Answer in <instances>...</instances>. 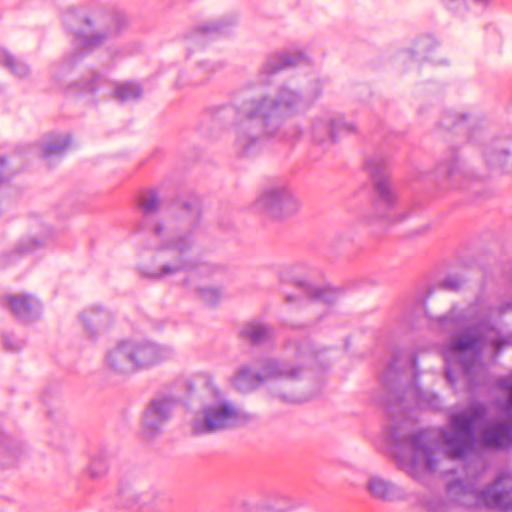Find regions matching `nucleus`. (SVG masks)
I'll return each instance as SVG.
<instances>
[{"label": "nucleus", "mask_w": 512, "mask_h": 512, "mask_svg": "<svg viewBox=\"0 0 512 512\" xmlns=\"http://www.w3.org/2000/svg\"><path fill=\"white\" fill-rule=\"evenodd\" d=\"M486 414L487 409L484 405L475 404L466 411L451 416L450 426L439 431V440L447 457L461 459L473 450L475 425L483 420Z\"/></svg>", "instance_id": "nucleus-8"}, {"label": "nucleus", "mask_w": 512, "mask_h": 512, "mask_svg": "<svg viewBox=\"0 0 512 512\" xmlns=\"http://www.w3.org/2000/svg\"><path fill=\"white\" fill-rule=\"evenodd\" d=\"M206 385L214 395V400L203 406L192 421V432L196 435L211 434L244 426L255 420V416L227 399L218 390L210 377Z\"/></svg>", "instance_id": "nucleus-6"}, {"label": "nucleus", "mask_w": 512, "mask_h": 512, "mask_svg": "<svg viewBox=\"0 0 512 512\" xmlns=\"http://www.w3.org/2000/svg\"><path fill=\"white\" fill-rule=\"evenodd\" d=\"M135 372L147 370L172 359L173 347L148 339H129Z\"/></svg>", "instance_id": "nucleus-12"}, {"label": "nucleus", "mask_w": 512, "mask_h": 512, "mask_svg": "<svg viewBox=\"0 0 512 512\" xmlns=\"http://www.w3.org/2000/svg\"><path fill=\"white\" fill-rule=\"evenodd\" d=\"M0 66L6 68L13 77L20 81L28 80L32 74V69L27 62L2 48H0Z\"/></svg>", "instance_id": "nucleus-26"}, {"label": "nucleus", "mask_w": 512, "mask_h": 512, "mask_svg": "<svg viewBox=\"0 0 512 512\" xmlns=\"http://www.w3.org/2000/svg\"><path fill=\"white\" fill-rule=\"evenodd\" d=\"M82 85H83V90H85L87 92H93L95 90V86L93 85L92 82L85 81L84 83H82Z\"/></svg>", "instance_id": "nucleus-43"}, {"label": "nucleus", "mask_w": 512, "mask_h": 512, "mask_svg": "<svg viewBox=\"0 0 512 512\" xmlns=\"http://www.w3.org/2000/svg\"><path fill=\"white\" fill-rule=\"evenodd\" d=\"M179 399L172 394L161 393L154 396L143 413V429L149 436L160 433L171 420Z\"/></svg>", "instance_id": "nucleus-13"}, {"label": "nucleus", "mask_w": 512, "mask_h": 512, "mask_svg": "<svg viewBox=\"0 0 512 512\" xmlns=\"http://www.w3.org/2000/svg\"><path fill=\"white\" fill-rule=\"evenodd\" d=\"M64 23L73 31L75 49L82 50L80 53L71 55V63L77 62L85 53L100 45L107 37L106 34L95 32L90 19H79L74 13L67 14Z\"/></svg>", "instance_id": "nucleus-14"}, {"label": "nucleus", "mask_w": 512, "mask_h": 512, "mask_svg": "<svg viewBox=\"0 0 512 512\" xmlns=\"http://www.w3.org/2000/svg\"><path fill=\"white\" fill-rule=\"evenodd\" d=\"M511 155L508 150L501 148L485 153V159L488 165L498 167L506 171L510 168Z\"/></svg>", "instance_id": "nucleus-30"}, {"label": "nucleus", "mask_w": 512, "mask_h": 512, "mask_svg": "<svg viewBox=\"0 0 512 512\" xmlns=\"http://www.w3.org/2000/svg\"><path fill=\"white\" fill-rule=\"evenodd\" d=\"M142 503V495L136 489L123 486L119 489L117 505L124 509H133Z\"/></svg>", "instance_id": "nucleus-29"}, {"label": "nucleus", "mask_w": 512, "mask_h": 512, "mask_svg": "<svg viewBox=\"0 0 512 512\" xmlns=\"http://www.w3.org/2000/svg\"><path fill=\"white\" fill-rule=\"evenodd\" d=\"M32 250H33L32 248H21L22 252H28V251H32Z\"/></svg>", "instance_id": "nucleus-45"}, {"label": "nucleus", "mask_w": 512, "mask_h": 512, "mask_svg": "<svg viewBox=\"0 0 512 512\" xmlns=\"http://www.w3.org/2000/svg\"><path fill=\"white\" fill-rule=\"evenodd\" d=\"M278 397L280 399H282L284 402H289V403H299V402H302L304 400H306L305 397H302L300 395H296L294 393H284V394H278Z\"/></svg>", "instance_id": "nucleus-41"}, {"label": "nucleus", "mask_w": 512, "mask_h": 512, "mask_svg": "<svg viewBox=\"0 0 512 512\" xmlns=\"http://www.w3.org/2000/svg\"><path fill=\"white\" fill-rule=\"evenodd\" d=\"M449 499L464 507L487 506L499 509H512V474L501 472L495 482L482 491L474 483L455 480L447 486Z\"/></svg>", "instance_id": "nucleus-7"}, {"label": "nucleus", "mask_w": 512, "mask_h": 512, "mask_svg": "<svg viewBox=\"0 0 512 512\" xmlns=\"http://www.w3.org/2000/svg\"><path fill=\"white\" fill-rule=\"evenodd\" d=\"M71 146L69 134H53L44 138L40 144V154L44 159L62 156Z\"/></svg>", "instance_id": "nucleus-25"}, {"label": "nucleus", "mask_w": 512, "mask_h": 512, "mask_svg": "<svg viewBox=\"0 0 512 512\" xmlns=\"http://www.w3.org/2000/svg\"><path fill=\"white\" fill-rule=\"evenodd\" d=\"M21 445L8 435L0 436V455L4 458L3 465H12L21 455Z\"/></svg>", "instance_id": "nucleus-28"}, {"label": "nucleus", "mask_w": 512, "mask_h": 512, "mask_svg": "<svg viewBox=\"0 0 512 512\" xmlns=\"http://www.w3.org/2000/svg\"><path fill=\"white\" fill-rule=\"evenodd\" d=\"M297 298H298L297 296L289 294V295H286L285 302L289 304V303L294 302Z\"/></svg>", "instance_id": "nucleus-44"}, {"label": "nucleus", "mask_w": 512, "mask_h": 512, "mask_svg": "<svg viewBox=\"0 0 512 512\" xmlns=\"http://www.w3.org/2000/svg\"><path fill=\"white\" fill-rule=\"evenodd\" d=\"M200 214V208L196 202L184 205L183 219L191 228L196 227L200 219Z\"/></svg>", "instance_id": "nucleus-38"}, {"label": "nucleus", "mask_w": 512, "mask_h": 512, "mask_svg": "<svg viewBox=\"0 0 512 512\" xmlns=\"http://www.w3.org/2000/svg\"><path fill=\"white\" fill-rule=\"evenodd\" d=\"M305 268L302 263H292L283 266L279 271V279L281 282H292L301 289V292L310 299L308 308L315 311L321 303L333 304L340 295V291L331 287H316L304 279H299L296 274Z\"/></svg>", "instance_id": "nucleus-11"}, {"label": "nucleus", "mask_w": 512, "mask_h": 512, "mask_svg": "<svg viewBox=\"0 0 512 512\" xmlns=\"http://www.w3.org/2000/svg\"><path fill=\"white\" fill-rule=\"evenodd\" d=\"M195 291L198 297L207 305H216L222 298V290L219 287L197 286Z\"/></svg>", "instance_id": "nucleus-35"}, {"label": "nucleus", "mask_w": 512, "mask_h": 512, "mask_svg": "<svg viewBox=\"0 0 512 512\" xmlns=\"http://www.w3.org/2000/svg\"><path fill=\"white\" fill-rule=\"evenodd\" d=\"M442 169L445 171L447 177L451 179H458L459 177L467 176L465 165L458 155H451V157L442 165Z\"/></svg>", "instance_id": "nucleus-32"}, {"label": "nucleus", "mask_w": 512, "mask_h": 512, "mask_svg": "<svg viewBox=\"0 0 512 512\" xmlns=\"http://www.w3.org/2000/svg\"><path fill=\"white\" fill-rule=\"evenodd\" d=\"M510 310L512 302L494 306L480 295L465 309L454 306L439 318L443 330L457 331L444 350L445 376L453 388L460 381L470 387L481 380L486 368L480 354L485 347L491 346L499 352L512 345V336H502L495 320Z\"/></svg>", "instance_id": "nucleus-1"}, {"label": "nucleus", "mask_w": 512, "mask_h": 512, "mask_svg": "<svg viewBox=\"0 0 512 512\" xmlns=\"http://www.w3.org/2000/svg\"><path fill=\"white\" fill-rule=\"evenodd\" d=\"M115 95L121 102L134 101L142 96V88L138 83L127 82L116 88Z\"/></svg>", "instance_id": "nucleus-31"}, {"label": "nucleus", "mask_w": 512, "mask_h": 512, "mask_svg": "<svg viewBox=\"0 0 512 512\" xmlns=\"http://www.w3.org/2000/svg\"><path fill=\"white\" fill-rule=\"evenodd\" d=\"M5 165H6V159L4 157H0V184L3 182L4 180V168H5Z\"/></svg>", "instance_id": "nucleus-42"}, {"label": "nucleus", "mask_w": 512, "mask_h": 512, "mask_svg": "<svg viewBox=\"0 0 512 512\" xmlns=\"http://www.w3.org/2000/svg\"><path fill=\"white\" fill-rule=\"evenodd\" d=\"M149 231V245L156 254L153 265L139 267L141 277L158 281L186 272L188 276L183 283L189 285L198 275L209 277L217 271L218 267L189 257L198 244L194 229L178 231L165 221L157 220L149 225Z\"/></svg>", "instance_id": "nucleus-3"}, {"label": "nucleus", "mask_w": 512, "mask_h": 512, "mask_svg": "<svg viewBox=\"0 0 512 512\" xmlns=\"http://www.w3.org/2000/svg\"><path fill=\"white\" fill-rule=\"evenodd\" d=\"M510 107L512 108V96H511V99H510Z\"/></svg>", "instance_id": "nucleus-48"}, {"label": "nucleus", "mask_w": 512, "mask_h": 512, "mask_svg": "<svg viewBox=\"0 0 512 512\" xmlns=\"http://www.w3.org/2000/svg\"><path fill=\"white\" fill-rule=\"evenodd\" d=\"M254 205L257 211L273 218L291 216L300 209L298 198L284 180L266 185Z\"/></svg>", "instance_id": "nucleus-10"}, {"label": "nucleus", "mask_w": 512, "mask_h": 512, "mask_svg": "<svg viewBox=\"0 0 512 512\" xmlns=\"http://www.w3.org/2000/svg\"><path fill=\"white\" fill-rule=\"evenodd\" d=\"M464 284V280L456 275L448 276L441 282V287L445 290L456 291Z\"/></svg>", "instance_id": "nucleus-39"}, {"label": "nucleus", "mask_w": 512, "mask_h": 512, "mask_svg": "<svg viewBox=\"0 0 512 512\" xmlns=\"http://www.w3.org/2000/svg\"><path fill=\"white\" fill-rule=\"evenodd\" d=\"M384 382H385V385H389L388 382H387V379H384Z\"/></svg>", "instance_id": "nucleus-49"}, {"label": "nucleus", "mask_w": 512, "mask_h": 512, "mask_svg": "<svg viewBox=\"0 0 512 512\" xmlns=\"http://www.w3.org/2000/svg\"><path fill=\"white\" fill-rule=\"evenodd\" d=\"M304 60L305 57L300 52L284 51L281 53L271 54L267 57L259 72L260 82L267 84L270 76L286 67L296 66Z\"/></svg>", "instance_id": "nucleus-20"}, {"label": "nucleus", "mask_w": 512, "mask_h": 512, "mask_svg": "<svg viewBox=\"0 0 512 512\" xmlns=\"http://www.w3.org/2000/svg\"><path fill=\"white\" fill-rule=\"evenodd\" d=\"M368 494L381 501H395L403 499L405 492L395 483L379 475H371L365 484Z\"/></svg>", "instance_id": "nucleus-22"}, {"label": "nucleus", "mask_w": 512, "mask_h": 512, "mask_svg": "<svg viewBox=\"0 0 512 512\" xmlns=\"http://www.w3.org/2000/svg\"><path fill=\"white\" fill-rule=\"evenodd\" d=\"M320 90L300 91L288 84L280 85L273 94L252 95L244 89L231 104L212 109V117L219 124H234L233 148L237 156L257 155L267 139L279 133L285 121L309 108Z\"/></svg>", "instance_id": "nucleus-2"}, {"label": "nucleus", "mask_w": 512, "mask_h": 512, "mask_svg": "<svg viewBox=\"0 0 512 512\" xmlns=\"http://www.w3.org/2000/svg\"><path fill=\"white\" fill-rule=\"evenodd\" d=\"M385 441L400 470L414 479L436 471L440 450L428 429L407 431L393 424L385 430Z\"/></svg>", "instance_id": "nucleus-4"}, {"label": "nucleus", "mask_w": 512, "mask_h": 512, "mask_svg": "<svg viewBox=\"0 0 512 512\" xmlns=\"http://www.w3.org/2000/svg\"><path fill=\"white\" fill-rule=\"evenodd\" d=\"M105 367L120 375L135 373L129 339L121 340L107 350Z\"/></svg>", "instance_id": "nucleus-17"}, {"label": "nucleus", "mask_w": 512, "mask_h": 512, "mask_svg": "<svg viewBox=\"0 0 512 512\" xmlns=\"http://www.w3.org/2000/svg\"><path fill=\"white\" fill-rule=\"evenodd\" d=\"M140 207L146 217L155 213L160 207V199L156 191L148 190L144 192L140 197Z\"/></svg>", "instance_id": "nucleus-33"}, {"label": "nucleus", "mask_w": 512, "mask_h": 512, "mask_svg": "<svg viewBox=\"0 0 512 512\" xmlns=\"http://www.w3.org/2000/svg\"><path fill=\"white\" fill-rule=\"evenodd\" d=\"M439 47L436 40L429 35L419 37L413 47L405 53L415 62L431 61L435 64H445L447 61L439 57Z\"/></svg>", "instance_id": "nucleus-23"}, {"label": "nucleus", "mask_w": 512, "mask_h": 512, "mask_svg": "<svg viewBox=\"0 0 512 512\" xmlns=\"http://www.w3.org/2000/svg\"><path fill=\"white\" fill-rule=\"evenodd\" d=\"M108 464L106 459L95 457L92 459L89 467V476L92 479H100L108 472Z\"/></svg>", "instance_id": "nucleus-37"}, {"label": "nucleus", "mask_w": 512, "mask_h": 512, "mask_svg": "<svg viewBox=\"0 0 512 512\" xmlns=\"http://www.w3.org/2000/svg\"><path fill=\"white\" fill-rule=\"evenodd\" d=\"M272 328L262 322H250L242 329V336L252 344H262L272 336Z\"/></svg>", "instance_id": "nucleus-27"}, {"label": "nucleus", "mask_w": 512, "mask_h": 512, "mask_svg": "<svg viewBox=\"0 0 512 512\" xmlns=\"http://www.w3.org/2000/svg\"><path fill=\"white\" fill-rule=\"evenodd\" d=\"M213 32H223L222 23L217 21L210 24H205L195 31L191 32L187 37V41L202 43L206 34Z\"/></svg>", "instance_id": "nucleus-36"}, {"label": "nucleus", "mask_w": 512, "mask_h": 512, "mask_svg": "<svg viewBox=\"0 0 512 512\" xmlns=\"http://www.w3.org/2000/svg\"><path fill=\"white\" fill-rule=\"evenodd\" d=\"M397 400L403 408H410L411 406L431 410H440L442 408V399L438 394L421 389L417 384L402 392L397 397Z\"/></svg>", "instance_id": "nucleus-18"}, {"label": "nucleus", "mask_w": 512, "mask_h": 512, "mask_svg": "<svg viewBox=\"0 0 512 512\" xmlns=\"http://www.w3.org/2000/svg\"><path fill=\"white\" fill-rule=\"evenodd\" d=\"M84 334L90 339H96L106 332L114 322L112 312L102 306L91 305L79 313Z\"/></svg>", "instance_id": "nucleus-15"}, {"label": "nucleus", "mask_w": 512, "mask_h": 512, "mask_svg": "<svg viewBox=\"0 0 512 512\" xmlns=\"http://www.w3.org/2000/svg\"><path fill=\"white\" fill-rule=\"evenodd\" d=\"M9 310L21 321L30 322L41 312L40 302L32 295H8L3 300Z\"/></svg>", "instance_id": "nucleus-19"}, {"label": "nucleus", "mask_w": 512, "mask_h": 512, "mask_svg": "<svg viewBox=\"0 0 512 512\" xmlns=\"http://www.w3.org/2000/svg\"><path fill=\"white\" fill-rule=\"evenodd\" d=\"M503 388L508 392V398L505 405L506 414L512 418V375L503 382Z\"/></svg>", "instance_id": "nucleus-40"}, {"label": "nucleus", "mask_w": 512, "mask_h": 512, "mask_svg": "<svg viewBox=\"0 0 512 512\" xmlns=\"http://www.w3.org/2000/svg\"><path fill=\"white\" fill-rule=\"evenodd\" d=\"M481 119L474 113L446 111L440 121L439 125L446 130H470L479 126Z\"/></svg>", "instance_id": "nucleus-24"}, {"label": "nucleus", "mask_w": 512, "mask_h": 512, "mask_svg": "<svg viewBox=\"0 0 512 512\" xmlns=\"http://www.w3.org/2000/svg\"><path fill=\"white\" fill-rule=\"evenodd\" d=\"M428 229H429V226H425V227H423L422 232H425V231H427Z\"/></svg>", "instance_id": "nucleus-47"}, {"label": "nucleus", "mask_w": 512, "mask_h": 512, "mask_svg": "<svg viewBox=\"0 0 512 512\" xmlns=\"http://www.w3.org/2000/svg\"><path fill=\"white\" fill-rule=\"evenodd\" d=\"M481 443L487 448L512 446V422L489 423L481 433Z\"/></svg>", "instance_id": "nucleus-21"}, {"label": "nucleus", "mask_w": 512, "mask_h": 512, "mask_svg": "<svg viewBox=\"0 0 512 512\" xmlns=\"http://www.w3.org/2000/svg\"><path fill=\"white\" fill-rule=\"evenodd\" d=\"M353 131L354 127L350 124L342 123L331 112H321L315 115L311 120V136L317 143L326 141H335L340 129Z\"/></svg>", "instance_id": "nucleus-16"}, {"label": "nucleus", "mask_w": 512, "mask_h": 512, "mask_svg": "<svg viewBox=\"0 0 512 512\" xmlns=\"http://www.w3.org/2000/svg\"><path fill=\"white\" fill-rule=\"evenodd\" d=\"M323 360V353L305 342L296 348L293 360L266 359L261 372L249 366L241 367L233 378V384L240 391H250L269 379L294 381L301 378L307 367L315 368Z\"/></svg>", "instance_id": "nucleus-5"}, {"label": "nucleus", "mask_w": 512, "mask_h": 512, "mask_svg": "<svg viewBox=\"0 0 512 512\" xmlns=\"http://www.w3.org/2000/svg\"><path fill=\"white\" fill-rule=\"evenodd\" d=\"M220 68L218 63H210L208 61L201 62L193 73V78L189 81L190 84L198 85L205 82L209 75Z\"/></svg>", "instance_id": "nucleus-34"}, {"label": "nucleus", "mask_w": 512, "mask_h": 512, "mask_svg": "<svg viewBox=\"0 0 512 512\" xmlns=\"http://www.w3.org/2000/svg\"><path fill=\"white\" fill-rule=\"evenodd\" d=\"M388 163L382 155H374L366 162V168L374 180L376 199L373 207L376 216L389 223H398L405 220L409 213L398 210L395 192L387 178Z\"/></svg>", "instance_id": "nucleus-9"}, {"label": "nucleus", "mask_w": 512, "mask_h": 512, "mask_svg": "<svg viewBox=\"0 0 512 512\" xmlns=\"http://www.w3.org/2000/svg\"><path fill=\"white\" fill-rule=\"evenodd\" d=\"M33 244H34V246H35V247H40V246H42V244H41V243H39V242H37V241H34V242H33Z\"/></svg>", "instance_id": "nucleus-46"}]
</instances>
